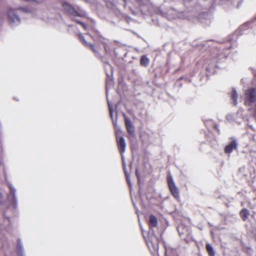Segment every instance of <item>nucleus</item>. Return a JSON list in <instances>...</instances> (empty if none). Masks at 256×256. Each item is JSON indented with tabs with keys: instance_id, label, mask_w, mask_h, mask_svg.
<instances>
[{
	"instance_id": "f257e3e1",
	"label": "nucleus",
	"mask_w": 256,
	"mask_h": 256,
	"mask_svg": "<svg viewBox=\"0 0 256 256\" xmlns=\"http://www.w3.org/2000/svg\"><path fill=\"white\" fill-rule=\"evenodd\" d=\"M146 242L149 250L152 252L155 253L158 251L159 239L155 234L150 235L148 238L146 240Z\"/></svg>"
},
{
	"instance_id": "f03ea898",
	"label": "nucleus",
	"mask_w": 256,
	"mask_h": 256,
	"mask_svg": "<svg viewBox=\"0 0 256 256\" xmlns=\"http://www.w3.org/2000/svg\"><path fill=\"white\" fill-rule=\"evenodd\" d=\"M62 8L66 13L73 16L81 18L85 16L84 13L76 10L73 6L67 2H64L62 4Z\"/></svg>"
},
{
	"instance_id": "7ed1b4c3",
	"label": "nucleus",
	"mask_w": 256,
	"mask_h": 256,
	"mask_svg": "<svg viewBox=\"0 0 256 256\" xmlns=\"http://www.w3.org/2000/svg\"><path fill=\"white\" fill-rule=\"evenodd\" d=\"M79 40L86 48H89L97 56H100V51L101 49L98 46H94L93 44L88 43L84 39V36L81 34L78 35Z\"/></svg>"
},
{
	"instance_id": "20e7f679",
	"label": "nucleus",
	"mask_w": 256,
	"mask_h": 256,
	"mask_svg": "<svg viewBox=\"0 0 256 256\" xmlns=\"http://www.w3.org/2000/svg\"><path fill=\"white\" fill-rule=\"evenodd\" d=\"M168 185L172 195L176 200L180 199L179 191L176 186L172 176H170L167 178Z\"/></svg>"
},
{
	"instance_id": "39448f33",
	"label": "nucleus",
	"mask_w": 256,
	"mask_h": 256,
	"mask_svg": "<svg viewBox=\"0 0 256 256\" xmlns=\"http://www.w3.org/2000/svg\"><path fill=\"white\" fill-rule=\"evenodd\" d=\"M124 124L128 132L132 136H135V128L130 118L126 114H123Z\"/></svg>"
},
{
	"instance_id": "423d86ee",
	"label": "nucleus",
	"mask_w": 256,
	"mask_h": 256,
	"mask_svg": "<svg viewBox=\"0 0 256 256\" xmlns=\"http://www.w3.org/2000/svg\"><path fill=\"white\" fill-rule=\"evenodd\" d=\"M116 139L118 150L121 156H122L123 154L125 152L126 146L124 138L122 136L118 137L116 136Z\"/></svg>"
},
{
	"instance_id": "0eeeda50",
	"label": "nucleus",
	"mask_w": 256,
	"mask_h": 256,
	"mask_svg": "<svg viewBox=\"0 0 256 256\" xmlns=\"http://www.w3.org/2000/svg\"><path fill=\"white\" fill-rule=\"evenodd\" d=\"M246 102L250 103L254 102L256 100V92L254 89L251 88L246 91L245 93Z\"/></svg>"
},
{
	"instance_id": "6e6552de",
	"label": "nucleus",
	"mask_w": 256,
	"mask_h": 256,
	"mask_svg": "<svg viewBox=\"0 0 256 256\" xmlns=\"http://www.w3.org/2000/svg\"><path fill=\"white\" fill-rule=\"evenodd\" d=\"M237 147L236 143L235 141H232L229 144L227 145L224 148V152L226 154H230L232 151L236 149Z\"/></svg>"
},
{
	"instance_id": "1a4fd4ad",
	"label": "nucleus",
	"mask_w": 256,
	"mask_h": 256,
	"mask_svg": "<svg viewBox=\"0 0 256 256\" xmlns=\"http://www.w3.org/2000/svg\"><path fill=\"white\" fill-rule=\"evenodd\" d=\"M158 220L156 216L153 214H151L149 218L148 226L150 228H154L157 226Z\"/></svg>"
},
{
	"instance_id": "9d476101",
	"label": "nucleus",
	"mask_w": 256,
	"mask_h": 256,
	"mask_svg": "<svg viewBox=\"0 0 256 256\" xmlns=\"http://www.w3.org/2000/svg\"><path fill=\"white\" fill-rule=\"evenodd\" d=\"M240 216L243 221H246L250 216V212L246 208H242L240 212Z\"/></svg>"
},
{
	"instance_id": "9b49d317",
	"label": "nucleus",
	"mask_w": 256,
	"mask_h": 256,
	"mask_svg": "<svg viewBox=\"0 0 256 256\" xmlns=\"http://www.w3.org/2000/svg\"><path fill=\"white\" fill-rule=\"evenodd\" d=\"M206 249L208 256H215V252L213 247L210 244L207 242L206 244Z\"/></svg>"
},
{
	"instance_id": "f8f14e48",
	"label": "nucleus",
	"mask_w": 256,
	"mask_h": 256,
	"mask_svg": "<svg viewBox=\"0 0 256 256\" xmlns=\"http://www.w3.org/2000/svg\"><path fill=\"white\" fill-rule=\"evenodd\" d=\"M149 59L146 57V55L142 56L140 60V64L141 66H147L149 64Z\"/></svg>"
},
{
	"instance_id": "ddd939ff",
	"label": "nucleus",
	"mask_w": 256,
	"mask_h": 256,
	"mask_svg": "<svg viewBox=\"0 0 256 256\" xmlns=\"http://www.w3.org/2000/svg\"><path fill=\"white\" fill-rule=\"evenodd\" d=\"M218 62V60L216 58H213L207 61V64H212L214 66H216V64Z\"/></svg>"
},
{
	"instance_id": "4468645a",
	"label": "nucleus",
	"mask_w": 256,
	"mask_h": 256,
	"mask_svg": "<svg viewBox=\"0 0 256 256\" xmlns=\"http://www.w3.org/2000/svg\"><path fill=\"white\" fill-rule=\"evenodd\" d=\"M73 20L74 22H76L77 24H80L84 30L86 29V26L83 22H82L78 20H76V19H73Z\"/></svg>"
},
{
	"instance_id": "2eb2a0df",
	"label": "nucleus",
	"mask_w": 256,
	"mask_h": 256,
	"mask_svg": "<svg viewBox=\"0 0 256 256\" xmlns=\"http://www.w3.org/2000/svg\"><path fill=\"white\" fill-rule=\"evenodd\" d=\"M238 95L236 91H234L232 94V98L234 100L236 101L237 100Z\"/></svg>"
},
{
	"instance_id": "dca6fc26",
	"label": "nucleus",
	"mask_w": 256,
	"mask_h": 256,
	"mask_svg": "<svg viewBox=\"0 0 256 256\" xmlns=\"http://www.w3.org/2000/svg\"><path fill=\"white\" fill-rule=\"evenodd\" d=\"M9 188L10 190V192L14 196L16 190L14 187H12V186H9Z\"/></svg>"
},
{
	"instance_id": "f3484780",
	"label": "nucleus",
	"mask_w": 256,
	"mask_h": 256,
	"mask_svg": "<svg viewBox=\"0 0 256 256\" xmlns=\"http://www.w3.org/2000/svg\"><path fill=\"white\" fill-rule=\"evenodd\" d=\"M112 82V80L111 79L108 78L106 80V88L107 89L108 85L109 84H111Z\"/></svg>"
},
{
	"instance_id": "a211bd4d",
	"label": "nucleus",
	"mask_w": 256,
	"mask_h": 256,
	"mask_svg": "<svg viewBox=\"0 0 256 256\" xmlns=\"http://www.w3.org/2000/svg\"><path fill=\"white\" fill-rule=\"evenodd\" d=\"M102 44L103 45V46L104 48L105 52L106 53L108 52V44L104 42H102Z\"/></svg>"
},
{
	"instance_id": "6ab92c4d",
	"label": "nucleus",
	"mask_w": 256,
	"mask_h": 256,
	"mask_svg": "<svg viewBox=\"0 0 256 256\" xmlns=\"http://www.w3.org/2000/svg\"><path fill=\"white\" fill-rule=\"evenodd\" d=\"M109 111H110V115L112 118V113H113V108L112 106H109Z\"/></svg>"
},
{
	"instance_id": "aec40b11",
	"label": "nucleus",
	"mask_w": 256,
	"mask_h": 256,
	"mask_svg": "<svg viewBox=\"0 0 256 256\" xmlns=\"http://www.w3.org/2000/svg\"><path fill=\"white\" fill-rule=\"evenodd\" d=\"M126 174V181L129 185V186H131V184H130V178L129 176H128V174Z\"/></svg>"
},
{
	"instance_id": "412c9836",
	"label": "nucleus",
	"mask_w": 256,
	"mask_h": 256,
	"mask_svg": "<svg viewBox=\"0 0 256 256\" xmlns=\"http://www.w3.org/2000/svg\"><path fill=\"white\" fill-rule=\"evenodd\" d=\"M184 228V226H180V227L178 228V233H179V234H180V235H181V234H183V233H182V232H180V228Z\"/></svg>"
},
{
	"instance_id": "4be33fe9",
	"label": "nucleus",
	"mask_w": 256,
	"mask_h": 256,
	"mask_svg": "<svg viewBox=\"0 0 256 256\" xmlns=\"http://www.w3.org/2000/svg\"><path fill=\"white\" fill-rule=\"evenodd\" d=\"M17 248H18V249L19 248H20H20H21V246L19 244H18Z\"/></svg>"
},
{
	"instance_id": "5701e85b",
	"label": "nucleus",
	"mask_w": 256,
	"mask_h": 256,
	"mask_svg": "<svg viewBox=\"0 0 256 256\" xmlns=\"http://www.w3.org/2000/svg\"><path fill=\"white\" fill-rule=\"evenodd\" d=\"M206 70H209L208 68H206Z\"/></svg>"
},
{
	"instance_id": "b1692460",
	"label": "nucleus",
	"mask_w": 256,
	"mask_h": 256,
	"mask_svg": "<svg viewBox=\"0 0 256 256\" xmlns=\"http://www.w3.org/2000/svg\"><path fill=\"white\" fill-rule=\"evenodd\" d=\"M136 0V1H137V2H139V1H140V0Z\"/></svg>"
}]
</instances>
